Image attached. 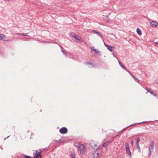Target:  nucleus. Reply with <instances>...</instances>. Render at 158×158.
<instances>
[{"label": "nucleus", "instance_id": "nucleus-1", "mask_svg": "<svg viewBox=\"0 0 158 158\" xmlns=\"http://www.w3.org/2000/svg\"><path fill=\"white\" fill-rule=\"evenodd\" d=\"M154 142L152 141L150 143L149 147V152L148 155V157H150L151 156V153H152L154 151Z\"/></svg>", "mask_w": 158, "mask_h": 158}, {"label": "nucleus", "instance_id": "nucleus-2", "mask_svg": "<svg viewBox=\"0 0 158 158\" xmlns=\"http://www.w3.org/2000/svg\"><path fill=\"white\" fill-rule=\"evenodd\" d=\"M77 146H76V147L78 148V150L80 151V152L81 154H84V150L85 149V146L83 144H80L79 143L77 144Z\"/></svg>", "mask_w": 158, "mask_h": 158}, {"label": "nucleus", "instance_id": "nucleus-3", "mask_svg": "<svg viewBox=\"0 0 158 158\" xmlns=\"http://www.w3.org/2000/svg\"><path fill=\"white\" fill-rule=\"evenodd\" d=\"M125 144L126 146V153L129 155L130 158H131V152L130 150L129 143H126Z\"/></svg>", "mask_w": 158, "mask_h": 158}, {"label": "nucleus", "instance_id": "nucleus-4", "mask_svg": "<svg viewBox=\"0 0 158 158\" xmlns=\"http://www.w3.org/2000/svg\"><path fill=\"white\" fill-rule=\"evenodd\" d=\"M41 152L40 151L39 152H38V150L35 151V153H33V155H34V157L35 158H41L42 156L41 155Z\"/></svg>", "mask_w": 158, "mask_h": 158}, {"label": "nucleus", "instance_id": "nucleus-5", "mask_svg": "<svg viewBox=\"0 0 158 158\" xmlns=\"http://www.w3.org/2000/svg\"><path fill=\"white\" fill-rule=\"evenodd\" d=\"M90 146L94 149L97 150L98 149V148L97 147V145L94 141L92 140L90 143Z\"/></svg>", "mask_w": 158, "mask_h": 158}, {"label": "nucleus", "instance_id": "nucleus-6", "mask_svg": "<svg viewBox=\"0 0 158 158\" xmlns=\"http://www.w3.org/2000/svg\"><path fill=\"white\" fill-rule=\"evenodd\" d=\"M60 133L62 134H65L68 132V129L66 127H63L59 130Z\"/></svg>", "mask_w": 158, "mask_h": 158}, {"label": "nucleus", "instance_id": "nucleus-7", "mask_svg": "<svg viewBox=\"0 0 158 158\" xmlns=\"http://www.w3.org/2000/svg\"><path fill=\"white\" fill-rule=\"evenodd\" d=\"M70 35L76 40H78L79 42H81L79 37H78L76 34H75L73 33H71Z\"/></svg>", "mask_w": 158, "mask_h": 158}, {"label": "nucleus", "instance_id": "nucleus-8", "mask_svg": "<svg viewBox=\"0 0 158 158\" xmlns=\"http://www.w3.org/2000/svg\"><path fill=\"white\" fill-rule=\"evenodd\" d=\"M105 46L107 48V49L110 52H112L115 49V47L113 46H109L104 43Z\"/></svg>", "mask_w": 158, "mask_h": 158}, {"label": "nucleus", "instance_id": "nucleus-9", "mask_svg": "<svg viewBox=\"0 0 158 158\" xmlns=\"http://www.w3.org/2000/svg\"><path fill=\"white\" fill-rule=\"evenodd\" d=\"M96 150V151L94 153V156L95 155H96V156H97L98 157H100L102 155V153H99L98 151H101V149H98V150H97V149Z\"/></svg>", "mask_w": 158, "mask_h": 158}, {"label": "nucleus", "instance_id": "nucleus-10", "mask_svg": "<svg viewBox=\"0 0 158 158\" xmlns=\"http://www.w3.org/2000/svg\"><path fill=\"white\" fill-rule=\"evenodd\" d=\"M150 25L152 27H155L157 26L158 23L156 21H152Z\"/></svg>", "mask_w": 158, "mask_h": 158}, {"label": "nucleus", "instance_id": "nucleus-11", "mask_svg": "<svg viewBox=\"0 0 158 158\" xmlns=\"http://www.w3.org/2000/svg\"><path fill=\"white\" fill-rule=\"evenodd\" d=\"M85 64H86L89 66V65H92V67H90L91 68L92 67H93V68L94 67V65L93 63L90 61H88V62L85 63Z\"/></svg>", "mask_w": 158, "mask_h": 158}, {"label": "nucleus", "instance_id": "nucleus-12", "mask_svg": "<svg viewBox=\"0 0 158 158\" xmlns=\"http://www.w3.org/2000/svg\"><path fill=\"white\" fill-rule=\"evenodd\" d=\"M93 31L97 35L100 36L102 39H103V36L99 32L94 30Z\"/></svg>", "mask_w": 158, "mask_h": 158}, {"label": "nucleus", "instance_id": "nucleus-13", "mask_svg": "<svg viewBox=\"0 0 158 158\" xmlns=\"http://www.w3.org/2000/svg\"><path fill=\"white\" fill-rule=\"evenodd\" d=\"M111 143V142L110 141H108L107 142H105L103 144L102 146L105 147L106 149H107V148H106L107 146L109 144Z\"/></svg>", "mask_w": 158, "mask_h": 158}, {"label": "nucleus", "instance_id": "nucleus-14", "mask_svg": "<svg viewBox=\"0 0 158 158\" xmlns=\"http://www.w3.org/2000/svg\"><path fill=\"white\" fill-rule=\"evenodd\" d=\"M119 64L120 65L121 68L123 69H126V68L124 66V65L122 63L118 61Z\"/></svg>", "mask_w": 158, "mask_h": 158}, {"label": "nucleus", "instance_id": "nucleus-15", "mask_svg": "<svg viewBox=\"0 0 158 158\" xmlns=\"http://www.w3.org/2000/svg\"><path fill=\"white\" fill-rule=\"evenodd\" d=\"M103 19L105 20L107 22H109L110 21V19L109 18L108 16L106 15L104 16Z\"/></svg>", "mask_w": 158, "mask_h": 158}, {"label": "nucleus", "instance_id": "nucleus-16", "mask_svg": "<svg viewBox=\"0 0 158 158\" xmlns=\"http://www.w3.org/2000/svg\"><path fill=\"white\" fill-rule=\"evenodd\" d=\"M48 147H46L45 148H41L40 149V151L41 152H44V151H45L47 152L48 151Z\"/></svg>", "mask_w": 158, "mask_h": 158}, {"label": "nucleus", "instance_id": "nucleus-17", "mask_svg": "<svg viewBox=\"0 0 158 158\" xmlns=\"http://www.w3.org/2000/svg\"><path fill=\"white\" fill-rule=\"evenodd\" d=\"M136 31L137 33L139 35H142L141 31L140 30V29L139 28H137L136 29Z\"/></svg>", "mask_w": 158, "mask_h": 158}, {"label": "nucleus", "instance_id": "nucleus-18", "mask_svg": "<svg viewBox=\"0 0 158 158\" xmlns=\"http://www.w3.org/2000/svg\"><path fill=\"white\" fill-rule=\"evenodd\" d=\"M148 92L150 93L151 94H152L154 96H155L156 97H157V94H156V93H155L154 92L151 91H148Z\"/></svg>", "mask_w": 158, "mask_h": 158}, {"label": "nucleus", "instance_id": "nucleus-19", "mask_svg": "<svg viewBox=\"0 0 158 158\" xmlns=\"http://www.w3.org/2000/svg\"><path fill=\"white\" fill-rule=\"evenodd\" d=\"M6 37V36L2 34H0V40Z\"/></svg>", "mask_w": 158, "mask_h": 158}, {"label": "nucleus", "instance_id": "nucleus-20", "mask_svg": "<svg viewBox=\"0 0 158 158\" xmlns=\"http://www.w3.org/2000/svg\"><path fill=\"white\" fill-rule=\"evenodd\" d=\"M71 158H75V152H72L71 155Z\"/></svg>", "mask_w": 158, "mask_h": 158}, {"label": "nucleus", "instance_id": "nucleus-21", "mask_svg": "<svg viewBox=\"0 0 158 158\" xmlns=\"http://www.w3.org/2000/svg\"><path fill=\"white\" fill-rule=\"evenodd\" d=\"M133 78L134 79V80L135 81H136L139 84L140 83V81L139 80H138L135 77H134Z\"/></svg>", "mask_w": 158, "mask_h": 158}, {"label": "nucleus", "instance_id": "nucleus-22", "mask_svg": "<svg viewBox=\"0 0 158 158\" xmlns=\"http://www.w3.org/2000/svg\"><path fill=\"white\" fill-rule=\"evenodd\" d=\"M137 149L138 152H141V149L139 147V145H137Z\"/></svg>", "mask_w": 158, "mask_h": 158}, {"label": "nucleus", "instance_id": "nucleus-23", "mask_svg": "<svg viewBox=\"0 0 158 158\" xmlns=\"http://www.w3.org/2000/svg\"><path fill=\"white\" fill-rule=\"evenodd\" d=\"M61 51L62 52V53L65 56L67 57L68 56H67L66 53L63 50H62V49H61Z\"/></svg>", "mask_w": 158, "mask_h": 158}, {"label": "nucleus", "instance_id": "nucleus-24", "mask_svg": "<svg viewBox=\"0 0 158 158\" xmlns=\"http://www.w3.org/2000/svg\"><path fill=\"white\" fill-rule=\"evenodd\" d=\"M53 141H55L57 143H62V141H60V139L56 140H54Z\"/></svg>", "mask_w": 158, "mask_h": 158}, {"label": "nucleus", "instance_id": "nucleus-25", "mask_svg": "<svg viewBox=\"0 0 158 158\" xmlns=\"http://www.w3.org/2000/svg\"><path fill=\"white\" fill-rule=\"evenodd\" d=\"M140 139L139 138H137L136 141V145H139V142Z\"/></svg>", "mask_w": 158, "mask_h": 158}, {"label": "nucleus", "instance_id": "nucleus-26", "mask_svg": "<svg viewBox=\"0 0 158 158\" xmlns=\"http://www.w3.org/2000/svg\"><path fill=\"white\" fill-rule=\"evenodd\" d=\"M22 158H31V157L29 156L25 155L24 157H22Z\"/></svg>", "mask_w": 158, "mask_h": 158}, {"label": "nucleus", "instance_id": "nucleus-27", "mask_svg": "<svg viewBox=\"0 0 158 158\" xmlns=\"http://www.w3.org/2000/svg\"><path fill=\"white\" fill-rule=\"evenodd\" d=\"M92 50L93 51H94L96 53H98L99 52V51H97V50L96 49H94H94H92Z\"/></svg>", "mask_w": 158, "mask_h": 158}, {"label": "nucleus", "instance_id": "nucleus-28", "mask_svg": "<svg viewBox=\"0 0 158 158\" xmlns=\"http://www.w3.org/2000/svg\"><path fill=\"white\" fill-rule=\"evenodd\" d=\"M141 122V123H137V124H140L141 123H146L147 122Z\"/></svg>", "mask_w": 158, "mask_h": 158}, {"label": "nucleus", "instance_id": "nucleus-29", "mask_svg": "<svg viewBox=\"0 0 158 158\" xmlns=\"http://www.w3.org/2000/svg\"><path fill=\"white\" fill-rule=\"evenodd\" d=\"M20 35L24 36H27L28 35L26 34H24L23 33H20Z\"/></svg>", "mask_w": 158, "mask_h": 158}, {"label": "nucleus", "instance_id": "nucleus-30", "mask_svg": "<svg viewBox=\"0 0 158 158\" xmlns=\"http://www.w3.org/2000/svg\"><path fill=\"white\" fill-rule=\"evenodd\" d=\"M131 146H133V143H134V142L133 140H131Z\"/></svg>", "mask_w": 158, "mask_h": 158}, {"label": "nucleus", "instance_id": "nucleus-31", "mask_svg": "<svg viewBox=\"0 0 158 158\" xmlns=\"http://www.w3.org/2000/svg\"><path fill=\"white\" fill-rule=\"evenodd\" d=\"M130 75L132 76V77L134 78V77H135V76L132 74L131 73L130 74Z\"/></svg>", "mask_w": 158, "mask_h": 158}, {"label": "nucleus", "instance_id": "nucleus-32", "mask_svg": "<svg viewBox=\"0 0 158 158\" xmlns=\"http://www.w3.org/2000/svg\"><path fill=\"white\" fill-rule=\"evenodd\" d=\"M125 70H126L127 72L130 74H131V73H130V72L129 71H128L127 69H125Z\"/></svg>", "mask_w": 158, "mask_h": 158}, {"label": "nucleus", "instance_id": "nucleus-33", "mask_svg": "<svg viewBox=\"0 0 158 158\" xmlns=\"http://www.w3.org/2000/svg\"><path fill=\"white\" fill-rule=\"evenodd\" d=\"M154 44H155L158 45V41L155 42H154Z\"/></svg>", "mask_w": 158, "mask_h": 158}, {"label": "nucleus", "instance_id": "nucleus-34", "mask_svg": "<svg viewBox=\"0 0 158 158\" xmlns=\"http://www.w3.org/2000/svg\"><path fill=\"white\" fill-rule=\"evenodd\" d=\"M145 89L147 91H148H148H150V90H149V89H148V88H147V89Z\"/></svg>", "mask_w": 158, "mask_h": 158}, {"label": "nucleus", "instance_id": "nucleus-35", "mask_svg": "<svg viewBox=\"0 0 158 158\" xmlns=\"http://www.w3.org/2000/svg\"><path fill=\"white\" fill-rule=\"evenodd\" d=\"M132 125H132H130V126H128L127 127H125L124 129H125V128H128V127H130V126H132V125Z\"/></svg>", "mask_w": 158, "mask_h": 158}, {"label": "nucleus", "instance_id": "nucleus-36", "mask_svg": "<svg viewBox=\"0 0 158 158\" xmlns=\"http://www.w3.org/2000/svg\"><path fill=\"white\" fill-rule=\"evenodd\" d=\"M113 55L114 56L116 57V56L115 55L114 53V52L113 53Z\"/></svg>", "mask_w": 158, "mask_h": 158}, {"label": "nucleus", "instance_id": "nucleus-37", "mask_svg": "<svg viewBox=\"0 0 158 158\" xmlns=\"http://www.w3.org/2000/svg\"><path fill=\"white\" fill-rule=\"evenodd\" d=\"M17 35H20V33H15Z\"/></svg>", "mask_w": 158, "mask_h": 158}, {"label": "nucleus", "instance_id": "nucleus-38", "mask_svg": "<svg viewBox=\"0 0 158 158\" xmlns=\"http://www.w3.org/2000/svg\"><path fill=\"white\" fill-rule=\"evenodd\" d=\"M0 148L2 150H3V148H2L0 146Z\"/></svg>", "mask_w": 158, "mask_h": 158}, {"label": "nucleus", "instance_id": "nucleus-39", "mask_svg": "<svg viewBox=\"0 0 158 158\" xmlns=\"http://www.w3.org/2000/svg\"><path fill=\"white\" fill-rule=\"evenodd\" d=\"M9 136H8V137H7L6 138V139L8 138L9 137Z\"/></svg>", "mask_w": 158, "mask_h": 158}, {"label": "nucleus", "instance_id": "nucleus-40", "mask_svg": "<svg viewBox=\"0 0 158 158\" xmlns=\"http://www.w3.org/2000/svg\"><path fill=\"white\" fill-rule=\"evenodd\" d=\"M6 138H5L4 139V140H6Z\"/></svg>", "mask_w": 158, "mask_h": 158}, {"label": "nucleus", "instance_id": "nucleus-41", "mask_svg": "<svg viewBox=\"0 0 158 158\" xmlns=\"http://www.w3.org/2000/svg\"><path fill=\"white\" fill-rule=\"evenodd\" d=\"M77 146V145H75V146Z\"/></svg>", "mask_w": 158, "mask_h": 158}, {"label": "nucleus", "instance_id": "nucleus-42", "mask_svg": "<svg viewBox=\"0 0 158 158\" xmlns=\"http://www.w3.org/2000/svg\"><path fill=\"white\" fill-rule=\"evenodd\" d=\"M9 40H6V41H8Z\"/></svg>", "mask_w": 158, "mask_h": 158}]
</instances>
